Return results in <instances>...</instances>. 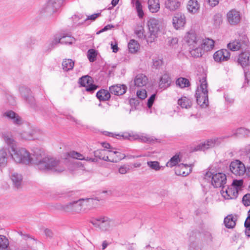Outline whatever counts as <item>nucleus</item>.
<instances>
[{"label": "nucleus", "mask_w": 250, "mask_h": 250, "mask_svg": "<svg viewBox=\"0 0 250 250\" xmlns=\"http://www.w3.org/2000/svg\"><path fill=\"white\" fill-rule=\"evenodd\" d=\"M11 156L16 163L36 165L38 168L42 170H52L56 172H62L64 168L60 166V162L53 158L43 157L40 153H35L32 155L24 148H17L12 150Z\"/></svg>", "instance_id": "1"}, {"label": "nucleus", "mask_w": 250, "mask_h": 250, "mask_svg": "<svg viewBox=\"0 0 250 250\" xmlns=\"http://www.w3.org/2000/svg\"><path fill=\"white\" fill-rule=\"evenodd\" d=\"M184 39L189 46L191 55L194 57H201V38L197 36L193 31H190L187 33Z\"/></svg>", "instance_id": "2"}, {"label": "nucleus", "mask_w": 250, "mask_h": 250, "mask_svg": "<svg viewBox=\"0 0 250 250\" xmlns=\"http://www.w3.org/2000/svg\"><path fill=\"white\" fill-rule=\"evenodd\" d=\"M148 33L147 34L146 42L151 43L158 38V33L162 29V22L160 20L151 18L147 21Z\"/></svg>", "instance_id": "3"}, {"label": "nucleus", "mask_w": 250, "mask_h": 250, "mask_svg": "<svg viewBox=\"0 0 250 250\" xmlns=\"http://www.w3.org/2000/svg\"><path fill=\"white\" fill-rule=\"evenodd\" d=\"M205 179L210 181L211 185L215 188H222L226 185L227 181L226 174L221 172L214 173L210 171L206 173Z\"/></svg>", "instance_id": "4"}, {"label": "nucleus", "mask_w": 250, "mask_h": 250, "mask_svg": "<svg viewBox=\"0 0 250 250\" xmlns=\"http://www.w3.org/2000/svg\"><path fill=\"white\" fill-rule=\"evenodd\" d=\"M248 44L249 40L247 36L244 34H241L237 39L229 42L227 47L232 51H236L245 48Z\"/></svg>", "instance_id": "5"}, {"label": "nucleus", "mask_w": 250, "mask_h": 250, "mask_svg": "<svg viewBox=\"0 0 250 250\" xmlns=\"http://www.w3.org/2000/svg\"><path fill=\"white\" fill-rule=\"evenodd\" d=\"M64 0H49L42 9V12L52 15L57 12L62 6Z\"/></svg>", "instance_id": "6"}, {"label": "nucleus", "mask_w": 250, "mask_h": 250, "mask_svg": "<svg viewBox=\"0 0 250 250\" xmlns=\"http://www.w3.org/2000/svg\"><path fill=\"white\" fill-rule=\"evenodd\" d=\"M90 222L95 227L103 231H105L109 229L111 223V221L109 219L104 216H100L92 218Z\"/></svg>", "instance_id": "7"}, {"label": "nucleus", "mask_w": 250, "mask_h": 250, "mask_svg": "<svg viewBox=\"0 0 250 250\" xmlns=\"http://www.w3.org/2000/svg\"><path fill=\"white\" fill-rule=\"evenodd\" d=\"M230 171L236 176L243 175L246 172V167L244 164L239 160L232 161L229 165Z\"/></svg>", "instance_id": "8"}, {"label": "nucleus", "mask_w": 250, "mask_h": 250, "mask_svg": "<svg viewBox=\"0 0 250 250\" xmlns=\"http://www.w3.org/2000/svg\"><path fill=\"white\" fill-rule=\"evenodd\" d=\"M125 157V154L121 153L116 148H112L108 149V161L112 163H117Z\"/></svg>", "instance_id": "9"}, {"label": "nucleus", "mask_w": 250, "mask_h": 250, "mask_svg": "<svg viewBox=\"0 0 250 250\" xmlns=\"http://www.w3.org/2000/svg\"><path fill=\"white\" fill-rule=\"evenodd\" d=\"M237 62L243 68L250 66V51L245 50L240 53Z\"/></svg>", "instance_id": "10"}, {"label": "nucleus", "mask_w": 250, "mask_h": 250, "mask_svg": "<svg viewBox=\"0 0 250 250\" xmlns=\"http://www.w3.org/2000/svg\"><path fill=\"white\" fill-rule=\"evenodd\" d=\"M231 186L226 187V185L222 188L221 194L222 196L226 200L232 199L236 198L238 193L237 190Z\"/></svg>", "instance_id": "11"}, {"label": "nucleus", "mask_w": 250, "mask_h": 250, "mask_svg": "<svg viewBox=\"0 0 250 250\" xmlns=\"http://www.w3.org/2000/svg\"><path fill=\"white\" fill-rule=\"evenodd\" d=\"M186 23V16L181 13H176L172 19V24L174 28L179 29L183 27Z\"/></svg>", "instance_id": "12"}, {"label": "nucleus", "mask_w": 250, "mask_h": 250, "mask_svg": "<svg viewBox=\"0 0 250 250\" xmlns=\"http://www.w3.org/2000/svg\"><path fill=\"white\" fill-rule=\"evenodd\" d=\"M223 141V138H216L208 140L203 144L197 146V150H205L210 147H214L220 144Z\"/></svg>", "instance_id": "13"}, {"label": "nucleus", "mask_w": 250, "mask_h": 250, "mask_svg": "<svg viewBox=\"0 0 250 250\" xmlns=\"http://www.w3.org/2000/svg\"><path fill=\"white\" fill-rule=\"evenodd\" d=\"M3 117L10 120L13 124L20 125L22 123V120L20 116L12 110H8L2 114Z\"/></svg>", "instance_id": "14"}, {"label": "nucleus", "mask_w": 250, "mask_h": 250, "mask_svg": "<svg viewBox=\"0 0 250 250\" xmlns=\"http://www.w3.org/2000/svg\"><path fill=\"white\" fill-rule=\"evenodd\" d=\"M230 56V52L227 49H224L215 52L213 55V58L216 62H222L228 61Z\"/></svg>", "instance_id": "15"}, {"label": "nucleus", "mask_w": 250, "mask_h": 250, "mask_svg": "<svg viewBox=\"0 0 250 250\" xmlns=\"http://www.w3.org/2000/svg\"><path fill=\"white\" fill-rule=\"evenodd\" d=\"M93 202V199H81L72 202L74 213L80 212L83 206L91 204Z\"/></svg>", "instance_id": "16"}, {"label": "nucleus", "mask_w": 250, "mask_h": 250, "mask_svg": "<svg viewBox=\"0 0 250 250\" xmlns=\"http://www.w3.org/2000/svg\"><path fill=\"white\" fill-rule=\"evenodd\" d=\"M227 19L231 25L238 24L241 20L240 12L234 9L229 11L227 14Z\"/></svg>", "instance_id": "17"}, {"label": "nucleus", "mask_w": 250, "mask_h": 250, "mask_svg": "<svg viewBox=\"0 0 250 250\" xmlns=\"http://www.w3.org/2000/svg\"><path fill=\"white\" fill-rule=\"evenodd\" d=\"M127 89V87L125 84H116L109 87L110 92L115 95H122L124 94Z\"/></svg>", "instance_id": "18"}, {"label": "nucleus", "mask_w": 250, "mask_h": 250, "mask_svg": "<svg viewBox=\"0 0 250 250\" xmlns=\"http://www.w3.org/2000/svg\"><path fill=\"white\" fill-rule=\"evenodd\" d=\"M171 83V79L169 74L165 72L160 78L159 85L160 88L165 89L170 85Z\"/></svg>", "instance_id": "19"}, {"label": "nucleus", "mask_w": 250, "mask_h": 250, "mask_svg": "<svg viewBox=\"0 0 250 250\" xmlns=\"http://www.w3.org/2000/svg\"><path fill=\"white\" fill-rule=\"evenodd\" d=\"M191 171L190 167L187 165L181 164L176 167L175 174L177 175L186 176L190 173Z\"/></svg>", "instance_id": "20"}, {"label": "nucleus", "mask_w": 250, "mask_h": 250, "mask_svg": "<svg viewBox=\"0 0 250 250\" xmlns=\"http://www.w3.org/2000/svg\"><path fill=\"white\" fill-rule=\"evenodd\" d=\"M201 48L202 49V55L204 51H208L212 49L214 46V42L213 40L207 38H201Z\"/></svg>", "instance_id": "21"}, {"label": "nucleus", "mask_w": 250, "mask_h": 250, "mask_svg": "<svg viewBox=\"0 0 250 250\" xmlns=\"http://www.w3.org/2000/svg\"><path fill=\"white\" fill-rule=\"evenodd\" d=\"M10 179L13 182L15 187L19 188L22 183V176L16 172H12L10 175Z\"/></svg>", "instance_id": "22"}, {"label": "nucleus", "mask_w": 250, "mask_h": 250, "mask_svg": "<svg viewBox=\"0 0 250 250\" xmlns=\"http://www.w3.org/2000/svg\"><path fill=\"white\" fill-rule=\"evenodd\" d=\"M208 83L205 77H203L200 80V85L197 87L196 90L200 91L199 92L201 97L208 96V91L207 89Z\"/></svg>", "instance_id": "23"}, {"label": "nucleus", "mask_w": 250, "mask_h": 250, "mask_svg": "<svg viewBox=\"0 0 250 250\" xmlns=\"http://www.w3.org/2000/svg\"><path fill=\"white\" fill-rule=\"evenodd\" d=\"M68 155L74 159H77L81 160H85L86 161H90L92 162H97V160L96 158H89L87 157L85 158L83 154L76 152L75 151H71L68 153Z\"/></svg>", "instance_id": "24"}, {"label": "nucleus", "mask_w": 250, "mask_h": 250, "mask_svg": "<svg viewBox=\"0 0 250 250\" xmlns=\"http://www.w3.org/2000/svg\"><path fill=\"white\" fill-rule=\"evenodd\" d=\"M200 91L196 90L195 93V97L196 98L197 103L202 108H206L208 105V96H204V97H201L200 95Z\"/></svg>", "instance_id": "25"}, {"label": "nucleus", "mask_w": 250, "mask_h": 250, "mask_svg": "<svg viewBox=\"0 0 250 250\" xmlns=\"http://www.w3.org/2000/svg\"><path fill=\"white\" fill-rule=\"evenodd\" d=\"M2 137L7 145L11 147V150L14 149L17 146L16 142L11 133L8 132H4L2 134Z\"/></svg>", "instance_id": "26"}, {"label": "nucleus", "mask_w": 250, "mask_h": 250, "mask_svg": "<svg viewBox=\"0 0 250 250\" xmlns=\"http://www.w3.org/2000/svg\"><path fill=\"white\" fill-rule=\"evenodd\" d=\"M181 6V2L178 0H167L165 7L170 11H175Z\"/></svg>", "instance_id": "27"}, {"label": "nucleus", "mask_w": 250, "mask_h": 250, "mask_svg": "<svg viewBox=\"0 0 250 250\" xmlns=\"http://www.w3.org/2000/svg\"><path fill=\"white\" fill-rule=\"evenodd\" d=\"M19 91L21 96L23 97L26 101L31 103L33 102L34 98L31 96V90L29 88L24 86H21L19 88Z\"/></svg>", "instance_id": "28"}, {"label": "nucleus", "mask_w": 250, "mask_h": 250, "mask_svg": "<svg viewBox=\"0 0 250 250\" xmlns=\"http://www.w3.org/2000/svg\"><path fill=\"white\" fill-rule=\"evenodd\" d=\"M199 4L196 0H189L187 5V8L189 12L196 13L199 9Z\"/></svg>", "instance_id": "29"}, {"label": "nucleus", "mask_w": 250, "mask_h": 250, "mask_svg": "<svg viewBox=\"0 0 250 250\" xmlns=\"http://www.w3.org/2000/svg\"><path fill=\"white\" fill-rule=\"evenodd\" d=\"M236 218L232 215H229L225 218L224 223L226 228L228 229L233 228L236 225Z\"/></svg>", "instance_id": "30"}, {"label": "nucleus", "mask_w": 250, "mask_h": 250, "mask_svg": "<svg viewBox=\"0 0 250 250\" xmlns=\"http://www.w3.org/2000/svg\"><path fill=\"white\" fill-rule=\"evenodd\" d=\"M148 7L151 13H156L160 9L159 0H148Z\"/></svg>", "instance_id": "31"}, {"label": "nucleus", "mask_w": 250, "mask_h": 250, "mask_svg": "<svg viewBox=\"0 0 250 250\" xmlns=\"http://www.w3.org/2000/svg\"><path fill=\"white\" fill-rule=\"evenodd\" d=\"M147 81V78L145 75L139 74L134 79V84L137 86L141 87L146 85Z\"/></svg>", "instance_id": "32"}, {"label": "nucleus", "mask_w": 250, "mask_h": 250, "mask_svg": "<svg viewBox=\"0 0 250 250\" xmlns=\"http://www.w3.org/2000/svg\"><path fill=\"white\" fill-rule=\"evenodd\" d=\"M95 157L105 161H108V149H99L94 152Z\"/></svg>", "instance_id": "33"}, {"label": "nucleus", "mask_w": 250, "mask_h": 250, "mask_svg": "<svg viewBox=\"0 0 250 250\" xmlns=\"http://www.w3.org/2000/svg\"><path fill=\"white\" fill-rule=\"evenodd\" d=\"M178 104L183 108L188 109L192 105V101L187 97H182L178 101Z\"/></svg>", "instance_id": "34"}, {"label": "nucleus", "mask_w": 250, "mask_h": 250, "mask_svg": "<svg viewBox=\"0 0 250 250\" xmlns=\"http://www.w3.org/2000/svg\"><path fill=\"white\" fill-rule=\"evenodd\" d=\"M110 92L107 90L103 89L99 90L96 94V96L100 101L108 100L110 97Z\"/></svg>", "instance_id": "35"}, {"label": "nucleus", "mask_w": 250, "mask_h": 250, "mask_svg": "<svg viewBox=\"0 0 250 250\" xmlns=\"http://www.w3.org/2000/svg\"><path fill=\"white\" fill-rule=\"evenodd\" d=\"M131 2L133 4V6L135 7L139 17L140 18H142L144 16V14L143 10L142 5L140 2V1L139 0H132Z\"/></svg>", "instance_id": "36"}, {"label": "nucleus", "mask_w": 250, "mask_h": 250, "mask_svg": "<svg viewBox=\"0 0 250 250\" xmlns=\"http://www.w3.org/2000/svg\"><path fill=\"white\" fill-rule=\"evenodd\" d=\"M140 47V45L137 41L135 40H131L128 43L129 51L131 53L137 52Z\"/></svg>", "instance_id": "37"}, {"label": "nucleus", "mask_w": 250, "mask_h": 250, "mask_svg": "<svg viewBox=\"0 0 250 250\" xmlns=\"http://www.w3.org/2000/svg\"><path fill=\"white\" fill-rule=\"evenodd\" d=\"M181 161L180 154H176L167 162L166 166L168 167H172L175 166Z\"/></svg>", "instance_id": "38"}, {"label": "nucleus", "mask_w": 250, "mask_h": 250, "mask_svg": "<svg viewBox=\"0 0 250 250\" xmlns=\"http://www.w3.org/2000/svg\"><path fill=\"white\" fill-rule=\"evenodd\" d=\"M74 65V62L71 59H65L62 62V68L64 71L72 70Z\"/></svg>", "instance_id": "39"}, {"label": "nucleus", "mask_w": 250, "mask_h": 250, "mask_svg": "<svg viewBox=\"0 0 250 250\" xmlns=\"http://www.w3.org/2000/svg\"><path fill=\"white\" fill-rule=\"evenodd\" d=\"M7 163V154L6 151L2 149L0 150V167H4Z\"/></svg>", "instance_id": "40"}, {"label": "nucleus", "mask_w": 250, "mask_h": 250, "mask_svg": "<svg viewBox=\"0 0 250 250\" xmlns=\"http://www.w3.org/2000/svg\"><path fill=\"white\" fill-rule=\"evenodd\" d=\"M176 85L181 88L187 87L189 86V81L184 78H179L177 79L175 82Z\"/></svg>", "instance_id": "41"}, {"label": "nucleus", "mask_w": 250, "mask_h": 250, "mask_svg": "<svg viewBox=\"0 0 250 250\" xmlns=\"http://www.w3.org/2000/svg\"><path fill=\"white\" fill-rule=\"evenodd\" d=\"M8 239L4 235H0V250H9Z\"/></svg>", "instance_id": "42"}, {"label": "nucleus", "mask_w": 250, "mask_h": 250, "mask_svg": "<svg viewBox=\"0 0 250 250\" xmlns=\"http://www.w3.org/2000/svg\"><path fill=\"white\" fill-rule=\"evenodd\" d=\"M156 139L152 136H149L144 133H140L138 140L142 143H151L154 142Z\"/></svg>", "instance_id": "43"}, {"label": "nucleus", "mask_w": 250, "mask_h": 250, "mask_svg": "<svg viewBox=\"0 0 250 250\" xmlns=\"http://www.w3.org/2000/svg\"><path fill=\"white\" fill-rule=\"evenodd\" d=\"M58 209L67 213H74L72 203H70L64 205H59L58 207Z\"/></svg>", "instance_id": "44"}, {"label": "nucleus", "mask_w": 250, "mask_h": 250, "mask_svg": "<svg viewBox=\"0 0 250 250\" xmlns=\"http://www.w3.org/2000/svg\"><path fill=\"white\" fill-rule=\"evenodd\" d=\"M61 37L62 38L61 43L62 44H72L75 41L74 38L68 34L61 36Z\"/></svg>", "instance_id": "45"}, {"label": "nucleus", "mask_w": 250, "mask_h": 250, "mask_svg": "<svg viewBox=\"0 0 250 250\" xmlns=\"http://www.w3.org/2000/svg\"><path fill=\"white\" fill-rule=\"evenodd\" d=\"M92 82V78L88 76H84L80 79V83L83 86L86 87Z\"/></svg>", "instance_id": "46"}, {"label": "nucleus", "mask_w": 250, "mask_h": 250, "mask_svg": "<svg viewBox=\"0 0 250 250\" xmlns=\"http://www.w3.org/2000/svg\"><path fill=\"white\" fill-rule=\"evenodd\" d=\"M243 184V180H234L230 186L234 188L237 190V193H238V191L242 189Z\"/></svg>", "instance_id": "47"}, {"label": "nucleus", "mask_w": 250, "mask_h": 250, "mask_svg": "<svg viewBox=\"0 0 250 250\" xmlns=\"http://www.w3.org/2000/svg\"><path fill=\"white\" fill-rule=\"evenodd\" d=\"M147 166L152 169L155 171H158L160 170L162 166L160 165V164L157 161H148L147 162Z\"/></svg>", "instance_id": "48"}, {"label": "nucleus", "mask_w": 250, "mask_h": 250, "mask_svg": "<svg viewBox=\"0 0 250 250\" xmlns=\"http://www.w3.org/2000/svg\"><path fill=\"white\" fill-rule=\"evenodd\" d=\"M61 37H55L49 43H48V49L51 50L55 47V46L59 43H61Z\"/></svg>", "instance_id": "49"}, {"label": "nucleus", "mask_w": 250, "mask_h": 250, "mask_svg": "<svg viewBox=\"0 0 250 250\" xmlns=\"http://www.w3.org/2000/svg\"><path fill=\"white\" fill-rule=\"evenodd\" d=\"M34 130H32L29 132H23L21 134V137L24 140H31L35 139Z\"/></svg>", "instance_id": "50"}, {"label": "nucleus", "mask_w": 250, "mask_h": 250, "mask_svg": "<svg viewBox=\"0 0 250 250\" xmlns=\"http://www.w3.org/2000/svg\"><path fill=\"white\" fill-rule=\"evenodd\" d=\"M87 56L90 62H93L96 59L97 53L94 49H89L87 52Z\"/></svg>", "instance_id": "51"}, {"label": "nucleus", "mask_w": 250, "mask_h": 250, "mask_svg": "<svg viewBox=\"0 0 250 250\" xmlns=\"http://www.w3.org/2000/svg\"><path fill=\"white\" fill-rule=\"evenodd\" d=\"M140 133H129L123 135L122 137L130 140H138Z\"/></svg>", "instance_id": "52"}, {"label": "nucleus", "mask_w": 250, "mask_h": 250, "mask_svg": "<svg viewBox=\"0 0 250 250\" xmlns=\"http://www.w3.org/2000/svg\"><path fill=\"white\" fill-rule=\"evenodd\" d=\"M144 29L141 27L139 29H137L135 31V34L138 37L141 39H145L146 41V35H144Z\"/></svg>", "instance_id": "53"}, {"label": "nucleus", "mask_w": 250, "mask_h": 250, "mask_svg": "<svg viewBox=\"0 0 250 250\" xmlns=\"http://www.w3.org/2000/svg\"><path fill=\"white\" fill-rule=\"evenodd\" d=\"M129 171V167L127 165L120 166L118 168V172L121 174H125Z\"/></svg>", "instance_id": "54"}, {"label": "nucleus", "mask_w": 250, "mask_h": 250, "mask_svg": "<svg viewBox=\"0 0 250 250\" xmlns=\"http://www.w3.org/2000/svg\"><path fill=\"white\" fill-rule=\"evenodd\" d=\"M129 104L132 107L137 108L139 105L140 101L137 98H131L129 100Z\"/></svg>", "instance_id": "55"}, {"label": "nucleus", "mask_w": 250, "mask_h": 250, "mask_svg": "<svg viewBox=\"0 0 250 250\" xmlns=\"http://www.w3.org/2000/svg\"><path fill=\"white\" fill-rule=\"evenodd\" d=\"M188 250H203L201 246L196 242L190 243L189 246Z\"/></svg>", "instance_id": "56"}, {"label": "nucleus", "mask_w": 250, "mask_h": 250, "mask_svg": "<svg viewBox=\"0 0 250 250\" xmlns=\"http://www.w3.org/2000/svg\"><path fill=\"white\" fill-rule=\"evenodd\" d=\"M137 96L141 100L145 99L146 96V91L145 90H139L137 92Z\"/></svg>", "instance_id": "57"}, {"label": "nucleus", "mask_w": 250, "mask_h": 250, "mask_svg": "<svg viewBox=\"0 0 250 250\" xmlns=\"http://www.w3.org/2000/svg\"><path fill=\"white\" fill-rule=\"evenodd\" d=\"M242 202L245 206L250 205V194H247L243 196Z\"/></svg>", "instance_id": "58"}, {"label": "nucleus", "mask_w": 250, "mask_h": 250, "mask_svg": "<svg viewBox=\"0 0 250 250\" xmlns=\"http://www.w3.org/2000/svg\"><path fill=\"white\" fill-rule=\"evenodd\" d=\"M97 88V86L95 84H92L91 83L89 84L87 86H86V91L92 93Z\"/></svg>", "instance_id": "59"}, {"label": "nucleus", "mask_w": 250, "mask_h": 250, "mask_svg": "<svg viewBox=\"0 0 250 250\" xmlns=\"http://www.w3.org/2000/svg\"><path fill=\"white\" fill-rule=\"evenodd\" d=\"M100 15V13H96L93 14L91 15L88 16L87 18L84 20V21H87L89 20H90L91 21H95L97 17L99 16Z\"/></svg>", "instance_id": "60"}, {"label": "nucleus", "mask_w": 250, "mask_h": 250, "mask_svg": "<svg viewBox=\"0 0 250 250\" xmlns=\"http://www.w3.org/2000/svg\"><path fill=\"white\" fill-rule=\"evenodd\" d=\"M162 63V60L159 59H155L153 61V65L156 68L159 67Z\"/></svg>", "instance_id": "61"}, {"label": "nucleus", "mask_w": 250, "mask_h": 250, "mask_svg": "<svg viewBox=\"0 0 250 250\" xmlns=\"http://www.w3.org/2000/svg\"><path fill=\"white\" fill-rule=\"evenodd\" d=\"M214 23L216 25H219L222 22V17L220 14H216L214 17Z\"/></svg>", "instance_id": "62"}, {"label": "nucleus", "mask_w": 250, "mask_h": 250, "mask_svg": "<svg viewBox=\"0 0 250 250\" xmlns=\"http://www.w3.org/2000/svg\"><path fill=\"white\" fill-rule=\"evenodd\" d=\"M155 98V94H153L148 99V101H147V106L149 108H150L152 106V105L153 104V102L154 101Z\"/></svg>", "instance_id": "63"}, {"label": "nucleus", "mask_w": 250, "mask_h": 250, "mask_svg": "<svg viewBox=\"0 0 250 250\" xmlns=\"http://www.w3.org/2000/svg\"><path fill=\"white\" fill-rule=\"evenodd\" d=\"M114 26L112 25L111 24H108L106 25L104 28H103L102 30H100L98 32H97V34H99L103 32L107 31L108 30L111 29L112 28H113Z\"/></svg>", "instance_id": "64"}]
</instances>
